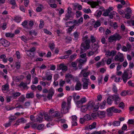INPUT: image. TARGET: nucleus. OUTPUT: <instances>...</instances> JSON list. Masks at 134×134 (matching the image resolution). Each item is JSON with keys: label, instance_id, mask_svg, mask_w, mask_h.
<instances>
[{"label": "nucleus", "instance_id": "nucleus-14", "mask_svg": "<svg viewBox=\"0 0 134 134\" xmlns=\"http://www.w3.org/2000/svg\"><path fill=\"white\" fill-rule=\"evenodd\" d=\"M99 47V46L97 44L95 43H93L92 45V51L96 53Z\"/></svg>", "mask_w": 134, "mask_h": 134}, {"label": "nucleus", "instance_id": "nucleus-59", "mask_svg": "<svg viewBox=\"0 0 134 134\" xmlns=\"http://www.w3.org/2000/svg\"><path fill=\"white\" fill-rule=\"evenodd\" d=\"M78 4H76L74 5V6L75 7H77V9L79 10H80L82 9V7L81 5H78Z\"/></svg>", "mask_w": 134, "mask_h": 134}, {"label": "nucleus", "instance_id": "nucleus-10", "mask_svg": "<svg viewBox=\"0 0 134 134\" xmlns=\"http://www.w3.org/2000/svg\"><path fill=\"white\" fill-rule=\"evenodd\" d=\"M94 105L95 104L93 101H91L87 105H86L88 109L89 110L93 109Z\"/></svg>", "mask_w": 134, "mask_h": 134}, {"label": "nucleus", "instance_id": "nucleus-16", "mask_svg": "<svg viewBox=\"0 0 134 134\" xmlns=\"http://www.w3.org/2000/svg\"><path fill=\"white\" fill-rule=\"evenodd\" d=\"M111 110H112V109L111 107L108 108L107 109V115L108 116H110L112 115L113 113Z\"/></svg>", "mask_w": 134, "mask_h": 134}, {"label": "nucleus", "instance_id": "nucleus-15", "mask_svg": "<svg viewBox=\"0 0 134 134\" xmlns=\"http://www.w3.org/2000/svg\"><path fill=\"white\" fill-rule=\"evenodd\" d=\"M82 85L80 82H77L75 86V89L76 90H79L81 89Z\"/></svg>", "mask_w": 134, "mask_h": 134}, {"label": "nucleus", "instance_id": "nucleus-62", "mask_svg": "<svg viewBox=\"0 0 134 134\" xmlns=\"http://www.w3.org/2000/svg\"><path fill=\"white\" fill-rule=\"evenodd\" d=\"M119 107L122 109H123L125 107V105L123 102H121L119 104Z\"/></svg>", "mask_w": 134, "mask_h": 134}, {"label": "nucleus", "instance_id": "nucleus-44", "mask_svg": "<svg viewBox=\"0 0 134 134\" xmlns=\"http://www.w3.org/2000/svg\"><path fill=\"white\" fill-rule=\"evenodd\" d=\"M88 83H84L82 84V88L84 89H87L88 88Z\"/></svg>", "mask_w": 134, "mask_h": 134}, {"label": "nucleus", "instance_id": "nucleus-50", "mask_svg": "<svg viewBox=\"0 0 134 134\" xmlns=\"http://www.w3.org/2000/svg\"><path fill=\"white\" fill-rule=\"evenodd\" d=\"M87 61V59L85 58V60L80 59L79 60V63L83 65L84 63L86 62Z\"/></svg>", "mask_w": 134, "mask_h": 134}, {"label": "nucleus", "instance_id": "nucleus-23", "mask_svg": "<svg viewBox=\"0 0 134 134\" xmlns=\"http://www.w3.org/2000/svg\"><path fill=\"white\" fill-rule=\"evenodd\" d=\"M21 16H15L14 17V20L15 22L19 23L21 21Z\"/></svg>", "mask_w": 134, "mask_h": 134}, {"label": "nucleus", "instance_id": "nucleus-13", "mask_svg": "<svg viewBox=\"0 0 134 134\" xmlns=\"http://www.w3.org/2000/svg\"><path fill=\"white\" fill-rule=\"evenodd\" d=\"M44 119L48 121H51L52 120V118L49 114L48 115L47 114L45 113L44 114Z\"/></svg>", "mask_w": 134, "mask_h": 134}, {"label": "nucleus", "instance_id": "nucleus-61", "mask_svg": "<svg viewBox=\"0 0 134 134\" xmlns=\"http://www.w3.org/2000/svg\"><path fill=\"white\" fill-rule=\"evenodd\" d=\"M91 42L94 43L96 41L95 38L93 35H91Z\"/></svg>", "mask_w": 134, "mask_h": 134}, {"label": "nucleus", "instance_id": "nucleus-41", "mask_svg": "<svg viewBox=\"0 0 134 134\" xmlns=\"http://www.w3.org/2000/svg\"><path fill=\"white\" fill-rule=\"evenodd\" d=\"M43 118V116H42L41 117H38L36 118V121L37 122L41 123L42 121V119Z\"/></svg>", "mask_w": 134, "mask_h": 134}, {"label": "nucleus", "instance_id": "nucleus-28", "mask_svg": "<svg viewBox=\"0 0 134 134\" xmlns=\"http://www.w3.org/2000/svg\"><path fill=\"white\" fill-rule=\"evenodd\" d=\"M106 101L105 100L103 101L102 103H100L99 105V107L101 109H103L104 108L105 105Z\"/></svg>", "mask_w": 134, "mask_h": 134}, {"label": "nucleus", "instance_id": "nucleus-47", "mask_svg": "<svg viewBox=\"0 0 134 134\" xmlns=\"http://www.w3.org/2000/svg\"><path fill=\"white\" fill-rule=\"evenodd\" d=\"M13 96L14 97H17L20 96L21 94V93L19 92H16L12 94Z\"/></svg>", "mask_w": 134, "mask_h": 134}, {"label": "nucleus", "instance_id": "nucleus-12", "mask_svg": "<svg viewBox=\"0 0 134 134\" xmlns=\"http://www.w3.org/2000/svg\"><path fill=\"white\" fill-rule=\"evenodd\" d=\"M71 106L67 105L66 107L64 109H62L61 112L62 114H65L68 112L69 110L70 109Z\"/></svg>", "mask_w": 134, "mask_h": 134}, {"label": "nucleus", "instance_id": "nucleus-38", "mask_svg": "<svg viewBox=\"0 0 134 134\" xmlns=\"http://www.w3.org/2000/svg\"><path fill=\"white\" fill-rule=\"evenodd\" d=\"M66 42L67 43H69L72 40V38L70 36H67L65 38Z\"/></svg>", "mask_w": 134, "mask_h": 134}, {"label": "nucleus", "instance_id": "nucleus-36", "mask_svg": "<svg viewBox=\"0 0 134 134\" xmlns=\"http://www.w3.org/2000/svg\"><path fill=\"white\" fill-rule=\"evenodd\" d=\"M5 36L7 37H13L14 36V34L10 33H7L5 34Z\"/></svg>", "mask_w": 134, "mask_h": 134}, {"label": "nucleus", "instance_id": "nucleus-46", "mask_svg": "<svg viewBox=\"0 0 134 134\" xmlns=\"http://www.w3.org/2000/svg\"><path fill=\"white\" fill-rule=\"evenodd\" d=\"M96 16L98 17H99L102 14V11L101 10H99L98 11L97 10L96 12Z\"/></svg>", "mask_w": 134, "mask_h": 134}, {"label": "nucleus", "instance_id": "nucleus-32", "mask_svg": "<svg viewBox=\"0 0 134 134\" xmlns=\"http://www.w3.org/2000/svg\"><path fill=\"white\" fill-rule=\"evenodd\" d=\"M84 118H85V119L86 121H88L91 119V116L88 114L84 116Z\"/></svg>", "mask_w": 134, "mask_h": 134}, {"label": "nucleus", "instance_id": "nucleus-34", "mask_svg": "<svg viewBox=\"0 0 134 134\" xmlns=\"http://www.w3.org/2000/svg\"><path fill=\"white\" fill-rule=\"evenodd\" d=\"M72 98V96H70L68 97L67 99V105L71 106V101Z\"/></svg>", "mask_w": 134, "mask_h": 134}, {"label": "nucleus", "instance_id": "nucleus-56", "mask_svg": "<svg viewBox=\"0 0 134 134\" xmlns=\"http://www.w3.org/2000/svg\"><path fill=\"white\" fill-rule=\"evenodd\" d=\"M44 126L43 124H40L37 127V129L38 130H41Z\"/></svg>", "mask_w": 134, "mask_h": 134}, {"label": "nucleus", "instance_id": "nucleus-64", "mask_svg": "<svg viewBox=\"0 0 134 134\" xmlns=\"http://www.w3.org/2000/svg\"><path fill=\"white\" fill-rule=\"evenodd\" d=\"M43 31L44 33L50 35L52 34V33L47 29H44L43 30Z\"/></svg>", "mask_w": 134, "mask_h": 134}, {"label": "nucleus", "instance_id": "nucleus-5", "mask_svg": "<svg viewBox=\"0 0 134 134\" xmlns=\"http://www.w3.org/2000/svg\"><path fill=\"white\" fill-rule=\"evenodd\" d=\"M49 114L51 116L52 118L55 117H58L59 115L58 112L57 111H54L53 109H50L49 111Z\"/></svg>", "mask_w": 134, "mask_h": 134}, {"label": "nucleus", "instance_id": "nucleus-24", "mask_svg": "<svg viewBox=\"0 0 134 134\" xmlns=\"http://www.w3.org/2000/svg\"><path fill=\"white\" fill-rule=\"evenodd\" d=\"M79 33L77 31H75L73 33V35L74 36V40H77L79 38Z\"/></svg>", "mask_w": 134, "mask_h": 134}, {"label": "nucleus", "instance_id": "nucleus-19", "mask_svg": "<svg viewBox=\"0 0 134 134\" xmlns=\"http://www.w3.org/2000/svg\"><path fill=\"white\" fill-rule=\"evenodd\" d=\"M115 61H119L120 62H122L124 60V59L123 57H120L118 55H116L115 57Z\"/></svg>", "mask_w": 134, "mask_h": 134}, {"label": "nucleus", "instance_id": "nucleus-22", "mask_svg": "<svg viewBox=\"0 0 134 134\" xmlns=\"http://www.w3.org/2000/svg\"><path fill=\"white\" fill-rule=\"evenodd\" d=\"M115 41H119L121 38L122 37L118 34H114Z\"/></svg>", "mask_w": 134, "mask_h": 134}, {"label": "nucleus", "instance_id": "nucleus-26", "mask_svg": "<svg viewBox=\"0 0 134 134\" xmlns=\"http://www.w3.org/2000/svg\"><path fill=\"white\" fill-rule=\"evenodd\" d=\"M28 22L27 20H25L24 21L21 23V25L25 29H28L29 27L27 26V24Z\"/></svg>", "mask_w": 134, "mask_h": 134}, {"label": "nucleus", "instance_id": "nucleus-1", "mask_svg": "<svg viewBox=\"0 0 134 134\" xmlns=\"http://www.w3.org/2000/svg\"><path fill=\"white\" fill-rule=\"evenodd\" d=\"M90 40L89 39H87L85 42L82 43L81 46L80 53L85 52L87 50L90 48Z\"/></svg>", "mask_w": 134, "mask_h": 134}, {"label": "nucleus", "instance_id": "nucleus-63", "mask_svg": "<svg viewBox=\"0 0 134 134\" xmlns=\"http://www.w3.org/2000/svg\"><path fill=\"white\" fill-rule=\"evenodd\" d=\"M91 116L94 118H96L97 116H98V113H93L91 114Z\"/></svg>", "mask_w": 134, "mask_h": 134}, {"label": "nucleus", "instance_id": "nucleus-27", "mask_svg": "<svg viewBox=\"0 0 134 134\" xmlns=\"http://www.w3.org/2000/svg\"><path fill=\"white\" fill-rule=\"evenodd\" d=\"M34 96V94L32 92L27 93L26 95V98H33Z\"/></svg>", "mask_w": 134, "mask_h": 134}, {"label": "nucleus", "instance_id": "nucleus-60", "mask_svg": "<svg viewBox=\"0 0 134 134\" xmlns=\"http://www.w3.org/2000/svg\"><path fill=\"white\" fill-rule=\"evenodd\" d=\"M29 33L30 35H31L32 34L35 36H36L37 34V33L36 32L35 30L30 31L29 32Z\"/></svg>", "mask_w": 134, "mask_h": 134}, {"label": "nucleus", "instance_id": "nucleus-51", "mask_svg": "<svg viewBox=\"0 0 134 134\" xmlns=\"http://www.w3.org/2000/svg\"><path fill=\"white\" fill-rule=\"evenodd\" d=\"M115 12L113 11L112 12H110L109 13V14L108 16H109V17L111 19H113V15L115 14Z\"/></svg>", "mask_w": 134, "mask_h": 134}, {"label": "nucleus", "instance_id": "nucleus-3", "mask_svg": "<svg viewBox=\"0 0 134 134\" xmlns=\"http://www.w3.org/2000/svg\"><path fill=\"white\" fill-rule=\"evenodd\" d=\"M72 9L70 7H68L67 8V12L65 15V17L63 18V20L65 21L70 20V18H74V14L72 11Z\"/></svg>", "mask_w": 134, "mask_h": 134}, {"label": "nucleus", "instance_id": "nucleus-20", "mask_svg": "<svg viewBox=\"0 0 134 134\" xmlns=\"http://www.w3.org/2000/svg\"><path fill=\"white\" fill-rule=\"evenodd\" d=\"M113 100V96H109L107 98V103L109 104H111Z\"/></svg>", "mask_w": 134, "mask_h": 134}, {"label": "nucleus", "instance_id": "nucleus-42", "mask_svg": "<svg viewBox=\"0 0 134 134\" xmlns=\"http://www.w3.org/2000/svg\"><path fill=\"white\" fill-rule=\"evenodd\" d=\"M19 86L20 87H22L23 88H26L27 86V84L26 83H24L23 82H21L20 83Z\"/></svg>", "mask_w": 134, "mask_h": 134}, {"label": "nucleus", "instance_id": "nucleus-29", "mask_svg": "<svg viewBox=\"0 0 134 134\" xmlns=\"http://www.w3.org/2000/svg\"><path fill=\"white\" fill-rule=\"evenodd\" d=\"M108 41L110 42H112L113 41H115V38L114 35L110 36L108 39Z\"/></svg>", "mask_w": 134, "mask_h": 134}, {"label": "nucleus", "instance_id": "nucleus-45", "mask_svg": "<svg viewBox=\"0 0 134 134\" xmlns=\"http://www.w3.org/2000/svg\"><path fill=\"white\" fill-rule=\"evenodd\" d=\"M82 80L83 83H88L90 81V79L86 78H82Z\"/></svg>", "mask_w": 134, "mask_h": 134}, {"label": "nucleus", "instance_id": "nucleus-40", "mask_svg": "<svg viewBox=\"0 0 134 134\" xmlns=\"http://www.w3.org/2000/svg\"><path fill=\"white\" fill-rule=\"evenodd\" d=\"M25 99V97L23 96H21L19 98L18 100L19 102L23 103Z\"/></svg>", "mask_w": 134, "mask_h": 134}, {"label": "nucleus", "instance_id": "nucleus-57", "mask_svg": "<svg viewBox=\"0 0 134 134\" xmlns=\"http://www.w3.org/2000/svg\"><path fill=\"white\" fill-rule=\"evenodd\" d=\"M76 13L77 18H79L82 15L81 12L79 11H76Z\"/></svg>", "mask_w": 134, "mask_h": 134}, {"label": "nucleus", "instance_id": "nucleus-11", "mask_svg": "<svg viewBox=\"0 0 134 134\" xmlns=\"http://www.w3.org/2000/svg\"><path fill=\"white\" fill-rule=\"evenodd\" d=\"M102 2L100 1L97 0V1L92 2L91 5L92 7L93 8H97V6L99 5V4H101Z\"/></svg>", "mask_w": 134, "mask_h": 134}, {"label": "nucleus", "instance_id": "nucleus-25", "mask_svg": "<svg viewBox=\"0 0 134 134\" xmlns=\"http://www.w3.org/2000/svg\"><path fill=\"white\" fill-rule=\"evenodd\" d=\"M101 25V23L99 20H97L95 22L94 24L93 25L94 27L96 28L99 26Z\"/></svg>", "mask_w": 134, "mask_h": 134}, {"label": "nucleus", "instance_id": "nucleus-58", "mask_svg": "<svg viewBox=\"0 0 134 134\" xmlns=\"http://www.w3.org/2000/svg\"><path fill=\"white\" fill-rule=\"evenodd\" d=\"M64 66V64L63 63L61 64L57 68V70H62Z\"/></svg>", "mask_w": 134, "mask_h": 134}, {"label": "nucleus", "instance_id": "nucleus-49", "mask_svg": "<svg viewBox=\"0 0 134 134\" xmlns=\"http://www.w3.org/2000/svg\"><path fill=\"white\" fill-rule=\"evenodd\" d=\"M110 13L109 11L108 10H106L104 13L102 14L103 16H108L109 14Z\"/></svg>", "mask_w": 134, "mask_h": 134}, {"label": "nucleus", "instance_id": "nucleus-8", "mask_svg": "<svg viewBox=\"0 0 134 134\" xmlns=\"http://www.w3.org/2000/svg\"><path fill=\"white\" fill-rule=\"evenodd\" d=\"M26 122V120L24 118H22L17 120L16 121V122L14 125L16 127H17V126L19 124H24Z\"/></svg>", "mask_w": 134, "mask_h": 134}, {"label": "nucleus", "instance_id": "nucleus-30", "mask_svg": "<svg viewBox=\"0 0 134 134\" xmlns=\"http://www.w3.org/2000/svg\"><path fill=\"white\" fill-rule=\"evenodd\" d=\"M96 123L95 122H93L91 125L89 126V128L90 130L95 128L96 127Z\"/></svg>", "mask_w": 134, "mask_h": 134}, {"label": "nucleus", "instance_id": "nucleus-52", "mask_svg": "<svg viewBox=\"0 0 134 134\" xmlns=\"http://www.w3.org/2000/svg\"><path fill=\"white\" fill-rule=\"evenodd\" d=\"M65 82V81H63L62 79H61L59 83V85L60 87H63Z\"/></svg>", "mask_w": 134, "mask_h": 134}, {"label": "nucleus", "instance_id": "nucleus-43", "mask_svg": "<svg viewBox=\"0 0 134 134\" xmlns=\"http://www.w3.org/2000/svg\"><path fill=\"white\" fill-rule=\"evenodd\" d=\"M44 25V22L42 19L40 20V23L39 25V27L40 29L42 28Z\"/></svg>", "mask_w": 134, "mask_h": 134}, {"label": "nucleus", "instance_id": "nucleus-6", "mask_svg": "<svg viewBox=\"0 0 134 134\" xmlns=\"http://www.w3.org/2000/svg\"><path fill=\"white\" fill-rule=\"evenodd\" d=\"M0 43L4 47H8L10 45V42L6 40L3 38L0 39Z\"/></svg>", "mask_w": 134, "mask_h": 134}, {"label": "nucleus", "instance_id": "nucleus-4", "mask_svg": "<svg viewBox=\"0 0 134 134\" xmlns=\"http://www.w3.org/2000/svg\"><path fill=\"white\" fill-rule=\"evenodd\" d=\"M86 101L85 97L81 98L80 100L77 101L76 103L77 107L78 108H80L82 106V104L86 102Z\"/></svg>", "mask_w": 134, "mask_h": 134}, {"label": "nucleus", "instance_id": "nucleus-35", "mask_svg": "<svg viewBox=\"0 0 134 134\" xmlns=\"http://www.w3.org/2000/svg\"><path fill=\"white\" fill-rule=\"evenodd\" d=\"M120 121H115L112 123V125L114 126H119L120 125Z\"/></svg>", "mask_w": 134, "mask_h": 134}, {"label": "nucleus", "instance_id": "nucleus-37", "mask_svg": "<svg viewBox=\"0 0 134 134\" xmlns=\"http://www.w3.org/2000/svg\"><path fill=\"white\" fill-rule=\"evenodd\" d=\"M74 28V25H72L71 26H69V27L67 29V33L70 34Z\"/></svg>", "mask_w": 134, "mask_h": 134}, {"label": "nucleus", "instance_id": "nucleus-39", "mask_svg": "<svg viewBox=\"0 0 134 134\" xmlns=\"http://www.w3.org/2000/svg\"><path fill=\"white\" fill-rule=\"evenodd\" d=\"M9 3L13 5H15L16 7H17L15 0H10L9 1Z\"/></svg>", "mask_w": 134, "mask_h": 134}, {"label": "nucleus", "instance_id": "nucleus-17", "mask_svg": "<svg viewBox=\"0 0 134 134\" xmlns=\"http://www.w3.org/2000/svg\"><path fill=\"white\" fill-rule=\"evenodd\" d=\"M9 89V86L8 83L2 86V90L3 91H8Z\"/></svg>", "mask_w": 134, "mask_h": 134}, {"label": "nucleus", "instance_id": "nucleus-18", "mask_svg": "<svg viewBox=\"0 0 134 134\" xmlns=\"http://www.w3.org/2000/svg\"><path fill=\"white\" fill-rule=\"evenodd\" d=\"M6 57L5 54H2L0 56V58L2 59V61L4 63H6L7 62L8 59L6 58Z\"/></svg>", "mask_w": 134, "mask_h": 134}, {"label": "nucleus", "instance_id": "nucleus-2", "mask_svg": "<svg viewBox=\"0 0 134 134\" xmlns=\"http://www.w3.org/2000/svg\"><path fill=\"white\" fill-rule=\"evenodd\" d=\"M131 70L129 69H128L126 71L124 72L122 76V79L124 83H125L128 79H130L132 76Z\"/></svg>", "mask_w": 134, "mask_h": 134}, {"label": "nucleus", "instance_id": "nucleus-7", "mask_svg": "<svg viewBox=\"0 0 134 134\" xmlns=\"http://www.w3.org/2000/svg\"><path fill=\"white\" fill-rule=\"evenodd\" d=\"M87 69H84L82 70L80 73L85 78H87L89 74L91 73V71H87Z\"/></svg>", "mask_w": 134, "mask_h": 134}, {"label": "nucleus", "instance_id": "nucleus-33", "mask_svg": "<svg viewBox=\"0 0 134 134\" xmlns=\"http://www.w3.org/2000/svg\"><path fill=\"white\" fill-rule=\"evenodd\" d=\"M81 107V110L82 112H85L88 109L86 105H85Z\"/></svg>", "mask_w": 134, "mask_h": 134}, {"label": "nucleus", "instance_id": "nucleus-9", "mask_svg": "<svg viewBox=\"0 0 134 134\" xmlns=\"http://www.w3.org/2000/svg\"><path fill=\"white\" fill-rule=\"evenodd\" d=\"M113 96V100H114L115 104L117 105L120 102V98L119 96L117 95H114Z\"/></svg>", "mask_w": 134, "mask_h": 134}, {"label": "nucleus", "instance_id": "nucleus-21", "mask_svg": "<svg viewBox=\"0 0 134 134\" xmlns=\"http://www.w3.org/2000/svg\"><path fill=\"white\" fill-rule=\"evenodd\" d=\"M97 113L98 116H99L100 115L102 116V118H104L105 116V111H99Z\"/></svg>", "mask_w": 134, "mask_h": 134}, {"label": "nucleus", "instance_id": "nucleus-31", "mask_svg": "<svg viewBox=\"0 0 134 134\" xmlns=\"http://www.w3.org/2000/svg\"><path fill=\"white\" fill-rule=\"evenodd\" d=\"M49 47L51 51L54 50L55 47V45L54 43H52L49 44Z\"/></svg>", "mask_w": 134, "mask_h": 134}, {"label": "nucleus", "instance_id": "nucleus-53", "mask_svg": "<svg viewBox=\"0 0 134 134\" xmlns=\"http://www.w3.org/2000/svg\"><path fill=\"white\" fill-rule=\"evenodd\" d=\"M126 46L128 51H130L131 50V48L132 47V46L131 44H130L129 43H127Z\"/></svg>", "mask_w": 134, "mask_h": 134}, {"label": "nucleus", "instance_id": "nucleus-55", "mask_svg": "<svg viewBox=\"0 0 134 134\" xmlns=\"http://www.w3.org/2000/svg\"><path fill=\"white\" fill-rule=\"evenodd\" d=\"M27 80H28L29 82L28 84H29L31 80V75L30 74H29L26 76Z\"/></svg>", "mask_w": 134, "mask_h": 134}, {"label": "nucleus", "instance_id": "nucleus-54", "mask_svg": "<svg viewBox=\"0 0 134 134\" xmlns=\"http://www.w3.org/2000/svg\"><path fill=\"white\" fill-rule=\"evenodd\" d=\"M129 93L128 91H124L122 92L121 93V95L122 96H125L127 94Z\"/></svg>", "mask_w": 134, "mask_h": 134}, {"label": "nucleus", "instance_id": "nucleus-48", "mask_svg": "<svg viewBox=\"0 0 134 134\" xmlns=\"http://www.w3.org/2000/svg\"><path fill=\"white\" fill-rule=\"evenodd\" d=\"M40 7H37L36 9L37 11L38 12H40L42 10L41 7H43V6L42 4H41L39 5Z\"/></svg>", "mask_w": 134, "mask_h": 134}]
</instances>
